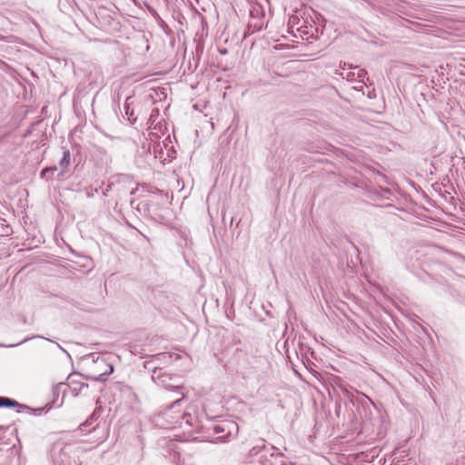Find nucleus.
Masks as SVG:
<instances>
[{
    "instance_id": "1",
    "label": "nucleus",
    "mask_w": 465,
    "mask_h": 465,
    "mask_svg": "<svg viewBox=\"0 0 465 465\" xmlns=\"http://www.w3.org/2000/svg\"><path fill=\"white\" fill-rule=\"evenodd\" d=\"M184 398L185 393H183V397L173 401L163 411L155 414L152 419L153 425L160 430H171L179 427L184 430H188V431H191V429L197 430L201 428L196 406H188L183 413L175 410Z\"/></svg>"
},
{
    "instance_id": "2",
    "label": "nucleus",
    "mask_w": 465,
    "mask_h": 465,
    "mask_svg": "<svg viewBox=\"0 0 465 465\" xmlns=\"http://www.w3.org/2000/svg\"><path fill=\"white\" fill-rule=\"evenodd\" d=\"M283 454L273 445L267 444L260 439L245 457L246 465H277L279 458Z\"/></svg>"
},
{
    "instance_id": "3",
    "label": "nucleus",
    "mask_w": 465,
    "mask_h": 465,
    "mask_svg": "<svg viewBox=\"0 0 465 465\" xmlns=\"http://www.w3.org/2000/svg\"><path fill=\"white\" fill-rule=\"evenodd\" d=\"M172 358L168 353H159L152 356L150 360L144 361V368L152 372V380L158 385H167L166 379H172L166 375H162L163 368L161 363Z\"/></svg>"
},
{
    "instance_id": "4",
    "label": "nucleus",
    "mask_w": 465,
    "mask_h": 465,
    "mask_svg": "<svg viewBox=\"0 0 465 465\" xmlns=\"http://www.w3.org/2000/svg\"><path fill=\"white\" fill-rule=\"evenodd\" d=\"M213 430L217 434V440L224 442L236 438L239 432L238 423L232 420H223L213 426Z\"/></svg>"
},
{
    "instance_id": "5",
    "label": "nucleus",
    "mask_w": 465,
    "mask_h": 465,
    "mask_svg": "<svg viewBox=\"0 0 465 465\" xmlns=\"http://www.w3.org/2000/svg\"><path fill=\"white\" fill-rule=\"evenodd\" d=\"M94 362V373L86 376L89 380L96 381H104L107 377L114 371L113 365L108 362L104 357L97 356L93 359Z\"/></svg>"
},
{
    "instance_id": "6",
    "label": "nucleus",
    "mask_w": 465,
    "mask_h": 465,
    "mask_svg": "<svg viewBox=\"0 0 465 465\" xmlns=\"http://www.w3.org/2000/svg\"><path fill=\"white\" fill-rule=\"evenodd\" d=\"M118 184L119 185L116 186L115 189L117 198L120 201H130L131 204H133L134 201L130 198V196L135 193V192L137 191V187L134 185L132 178L128 175V183H119Z\"/></svg>"
},
{
    "instance_id": "7",
    "label": "nucleus",
    "mask_w": 465,
    "mask_h": 465,
    "mask_svg": "<svg viewBox=\"0 0 465 465\" xmlns=\"http://www.w3.org/2000/svg\"><path fill=\"white\" fill-rule=\"evenodd\" d=\"M162 375H166V376L172 378L171 380L167 378L165 381H166V384H168V385H161L162 387H163L164 389L169 390V391H176V392L180 393L182 396H183V393H185L182 377H180L179 375H175V374H170L165 371H162Z\"/></svg>"
},
{
    "instance_id": "8",
    "label": "nucleus",
    "mask_w": 465,
    "mask_h": 465,
    "mask_svg": "<svg viewBox=\"0 0 465 465\" xmlns=\"http://www.w3.org/2000/svg\"><path fill=\"white\" fill-rule=\"evenodd\" d=\"M128 183V175L127 174H116V175H114L110 181L108 182L107 185H106V188L105 190L104 191L103 194L104 195H108V193L110 192H115V189H116V186H118L119 183Z\"/></svg>"
},
{
    "instance_id": "9",
    "label": "nucleus",
    "mask_w": 465,
    "mask_h": 465,
    "mask_svg": "<svg viewBox=\"0 0 465 465\" xmlns=\"http://www.w3.org/2000/svg\"><path fill=\"white\" fill-rule=\"evenodd\" d=\"M134 104V97L128 96L125 99L124 104V115L128 122L132 124H135L137 121V117L134 114V110L132 107V104Z\"/></svg>"
},
{
    "instance_id": "10",
    "label": "nucleus",
    "mask_w": 465,
    "mask_h": 465,
    "mask_svg": "<svg viewBox=\"0 0 465 465\" xmlns=\"http://www.w3.org/2000/svg\"><path fill=\"white\" fill-rule=\"evenodd\" d=\"M67 386L69 390L72 391L74 396H78L79 393L82 391L83 388H87L88 384L84 383L81 381L74 379V375H69Z\"/></svg>"
},
{
    "instance_id": "11",
    "label": "nucleus",
    "mask_w": 465,
    "mask_h": 465,
    "mask_svg": "<svg viewBox=\"0 0 465 465\" xmlns=\"http://www.w3.org/2000/svg\"><path fill=\"white\" fill-rule=\"evenodd\" d=\"M70 163H71V153L68 149L63 148V156L58 163L59 167L61 169L60 172L57 173V177L59 179L64 175L67 168L70 165Z\"/></svg>"
},
{
    "instance_id": "12",
    "label": "nucleus",
    "mask_w": 465,
    "mask_h": 465,
    "mask_svg": "<svg viewBox=\"0 0 465 465\" xmlns=\"http://www.w3.org/2000/svg\"><path fill=\"white\" fill-rule=\"evenodd\" d=\"M52 457L55 465H67L69 463V456L64 451V449H60L57 453L56 446L53 450Z\"/></svg>"
},
{
    "instance_id": "13",
    "label": "nucleus",
    "mask_w": 465,
    "mask_h": 465,
    "mask_svg": "<svg viewBox=\"0 0 465 465\" xmlns=\"http://www.w3.org/2000/svg\"><path fill=\"white\" fill-rule=\"evenodd\" d=\"M19 407L25 410H30L28 406L21 404L14 399L0 396V408H15Z\"/></svg>"
},
{
    "instance_id": "14",
    "label": "nucleus",
    "mask_w": 465,
    "mask_h": 465,
    "mask_svg": "<svg viewBox=\"0 0 465 465\" xmlns=\"http://www.w3.org/2000/svg\"><path fill=\"white\" fill-rule=\"evenodd\" d=\"M56 171L57 167L55 165L45 167L41 171L40 176L41 178L49 181L54 178V174Z\"/></svg>"
},
{
    "instance_id": "15",
    "label": "nucleus",
    "mask_w": 465,
    "mask_h": 465,
    "mask_svg": "<svg viewBox=\"0 0 465 465\" xmlns=\"http://www.w3.org/2000/svg\"><path fill=\"white\" fill-rule=\"evenodd\" d=\"M98 426L99 423H94V421L91 420L90 418L88 417V419L83 424L80 425L79 429L82 431L91 432L93 430H95Z\"/></svg>"
},
{
    "instance_id": "16",
    "label": "nucleus",
    "mask_w": 465,
    "mask_h": 465,
    "mask_svg": "<svg viewBox=\"0 0 465 465\" xmlns=\"http://www.w3.org/2000/svg\"><path fill=\"white\" fill-rule=\"evenodd\" d=\"M356 76H357V82L361 83V84H365V82H364V79L367 78V80H369V77H367V72L364 70V69H360L357 73H356ZM362 85H361L360 87H355L357 90H362Z\"/></svg>"
},
{
    "instance_id": "17",
    "label": "nucleus",
    "mask_w": 465,
    "mask_h": 465,
    "mask_svg": "<svg viewBox=\"0 0 465 465\" xmlns=\"http://www.w3.org/2000/svg\"><path fill=\"white\" fill-rule=\"evenodd\" d=\"M103 412L102 407H96L94 411L92 412V414L89 416L91 420H94V423H98L97 420L101 417V414Z\"/></svg>"
},
{
    "instance_id": "18",
    "label": "nucleus",
    "mask_w": 465,
    "mask_h": 465,
    "mask_svg": "<svg viewBox=\"0 0 465 465\" xmlns=\"http://www.w3.org/2000/svg\"><path fill=\"white\" fill-rule=\"evenodd\" d=\"M34 338H42V339H45V338H44L43 336H41V335H36V336H33V337H27V338H25L24 341H20V342H18V343H16V344L5 345V344H1V343H0V347H15V346H18V345H20V344H22V343H24V342H26V341H28L29 340L34 339Z\"/></svg>"
},
{
    "instance_id": "19",
    "label": "nucleus",
    "mask_w": 465,
    "mask_h": 465,
    "mask_svg": "<svg viewBox=\"0 0 465 465\" xmlns=\"http://www.w3.org/2000/svg\"><path fill=\"white\" fill-rule=\"evenodd\" d=\"M137 210L139 212L143 211L144 213L149 212V203L147 201H142L138 203Z\"/></svg>"
},
{
    "instance_id": "20",
    "label": "nucleus",
    "mask_w": 465,
    "mask_h": 465,
    "mask_svg": "<svg viewBox=\"0 0 465 465\" xmlns=\"http://www.w3.org/2000/svg\"><path fill=\"white\" fill-rule=\"evenodd\" d=\"M344 78H346L350 82H356L357 81L356 73H354V72L347 73V74H346V76Z\"/></svg>"
},
{
    "instance_id": "21",
    "label": "nucleus",
    "mask_w": 465,
    "mask_h": 465,
    "mask_svg": "<svg viewBox=\"0 0 465 465\" xmlns=\"http://www.w3.org/2000/svg\"><path fill=\"white\" fill-rule=\"evenodd\" d=\"M300 22V19L296 15H292L289 19V24H291L292 26H293L294 25H299Z\"/></svg>"
},
{
    "instance_id": "22",
    "label": "nucleus",
    "mask_w": 465,
    "mask_h": 465,
    "mask_svg": "<svg viewBox=\"0 0 465 465\" xmlns=\"http://www.w3.org/2000/svg\"><path fill=\"white\" fill-rule=\"evenodd\" d=\"M29 409H30L29 411H34L35 415H40L43 412V411L45 410V408H37V409H34V410L31 408H29Z\"/></svg>"
},
{
    "instance_id": "23",
    "label": "nucleus",
    "mask_w": 465,
    "mask_h": 465,
    "mask_svg": "<svg viewBox=\"0 0 465 465\" xmlns=\"http://www.w3.org/2000/svg\"><path fill=\"white\" fill-rule=\"evenodd\" d=\"M64 384V383H59L58 385H56L54 389H53V392L54 394H58V391L61 387H63Z\"/></svg>"
},
{
    "instance_id": "24",
    "label": "nucleus",
    "mask_w": 465,
    "mask_h": 465,
    "mask_svg": "<svg viewBox=\"0 0 465 465\" xmlns=\"http://www.w3.org/2000/svg\"><path fill=\"white\" fill-rule=\"evenodd\" d=\"M56 346H57V347H58V348H59V349H60L64 353H65L68 357H70L69 352H68L65 349H64V348H63L59 343H57V342H56Z\"/></svg>"
},
{
    "instance_id": "25",
    "label": "nucleus",
    "mask_w": 465,
    "mask_h": 465,
    "mask_svg": "<svg viewBox=\"0 0 465 465\" xmlns=\"http://www.w3.org/2000/svg\"><path fill=\"white\" fill-rule=\"evenodd\" d=\"M302 33L304 34V35H308L307 38H310V37L313 36V32L310 33L309 31L302 30Z\"/></svg>"
},
{
    "instance_id": "26",
    "label": "nucleus",
    "mask_w": 465,
    "mask_h": 465,
    "mask_svg": "<svg viewBox=\"0 0 465 465\" xmlns=\"http://www.w3.org/2000/svg\"><path fill=\"white\" fill-rule=\"evenodd\" d=\"M159 113V110L158 109H153L152 114H151V118H153V116H155V114H158Z\"/></svg>"
},
{
    "instance_id": "27",
    "label": "nucleus",
    "mask_w": 465,
    "mask_h": 465,
    "mask_svg": "<svg viewBox=\"0 0 465 465\" xmlns=\"http://www.w3.org/2000/svg\"><path fill=\"white\" fill-rule=\"evenodd\" d=\"M302 27V25H301L300 26H298V27H297V30H298V31H301Z\"/></svg>"
},
{
    "instance_id": "28",
    "label": "nucleus",
    "mask_w": 465,
    "mask_h": 465,
    "mask_svg": "<svg viewBox=\"0 0 465 465\" xmlns=\"http://www.w3.org/2000/svg\"><path fill=\"white\" fill-rule=\"evenodd\" d=\"M344 392L345 393H349L348 390L347 389H344Z\"/></svg>"
},
{
    "instance_id": "29",
    "label": "nucleus",
    "mask_w": 465,
    "mask_h": 465,
    "mask_svg": "<svg viewBox=\"0 0 465 465\" xmlns=\"http://www.w3.org/2000/svg\"><path fill=\"white\" fill-rule=\"evenodd\" d=\"M2 429H4V427H3V426H0V430H2Z\"/></svg>"
}]
</instances>
